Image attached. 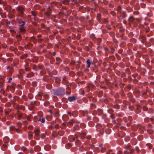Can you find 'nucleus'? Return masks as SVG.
Instances as JSON below:
<instances>
[{"label":"nucleus","mask_w":154,"mask_h":154,"mask_svg":"<svg viewBox=\"0 0 154 154\" xmlns=\"http://www.w3.org/2000/svg\"><path fill=\"white\" fill-rule=\"evenodd\" d=\"M52 91L53 94L57 96H63L65 94V89L62 87L57 90L53 89Z\"/></svg>","instance_id":"obj_1"},{"label":"nucleus","mask_w":154,"mask_h":154,"mask_svg":"<svg viewBox=\"0 0 154 154\" xmlns=\"http://www.w3.org/2000/svg\"><path fill=\"white\" fill-rule=\"evenodd\" d=\"M16 116L19 120L26 119L29 121H31L32 116L29 115L28 116H27L25 114H22L20 112H18Z\"/></svg>","instance_id":"obj_2"},{"label":"nucleus","mask_w":154,"mask_h":154,"mask_svg":"<svg viewBox=\"0 0 154 154\" xmlns=\"http://www.w3.org/2000/svg\"><path fill=\"white\" fill-rule=\"evenodd\" d=\"M16 10L19 13V16L21 18L23 17V14L25 11V8L21 5H19L15 7Z\"/></svg>","instance_id":"obj_3"},{"label":"nucleus","mask_w":154,"mask_h":154,"mask_svg":"<svg viewBox=\"0 0 154 154\" xmlns=\"http://www.w3.org/2000/svg\"><path fill=\"white\" fill-rule=\"evenodd\" d=\"M3 140L4 144H3L1 148L2 150H5L7 149L8 146L9 145V138L8 137H5L4 138Z\"/></svg>","instance_id":"obj_4"},{"label":"nucleus","mask_w":154,"mask_h":154,"mask_svg":"<svg viewBox=\"0 0 154 154\" xmlns=\"http://www.w3.org/2000/svg\"><path fill=\"white\" fill-rule=\"evenodd\" d=\"M33 121L35 122H38L42 123H44L45 122V119L39 116H35L33 119Z\"/></svg>","instance_id":"obj_5"},{"label":"nucleus","mask_w":154,"mask_h":154,"mask_svg":"<svg viewBox=\"0 0 154 154\" xmlns=\"http://www.w3.org/2000/svg\"><path fill=\"white\" fill-rule=\"evenodd\" d=\"M134 127L136 129H138L139 130V131L141 133H143L144 130H146V129L144 126H142L140 124H138L137 125H135L134 126H132V127Z\"/></svg>","instance_id":"obj_6"},{"label":"nucleus","mask_w":154,"mask_h":154,"mask_svg":"<svg viewBox=\"0 0 154 154\" xmlns=\"http://www.w3.org/2000/svg\"><path fill=\"white\" fill-rule=\"evenodd\" d=\"M34 133H35L34 135V138L36 140H38L39 139L38 137L39 134L40 133V130L38 129H36L34 130Z\"/></svg>","instance_id":"obj_7"},{"label":"nucleus","mask_w":154,"mask_h":154,"mask_svg":"<svg viewBox=\"0 0 154 154\" xmlns=\"http://www.w3.org/2000/svg\"><path fill=\"white\" fill-rule=\"evenodd\" d=\"M68 114L70 116H72L73 117H76L78 115V112L77 111L75 110L72 112L69 111L67 112Z\"/></svg>","instance_id":"obj_8"},{"label":"nucleus","mask_w":154,"mask_h":154,"mask_svg":"<svg viewBox=\"0 0 154 154\" xmlns=\"http://www.w3.org/2000/svg\"><path fill=\"white\" fill-rule=\"evenodd\" d=\"M9 128L10 131H15L17 133H19L20 131L19 128H16L14 125H12L10 126Z\"/></svg>","instance_id":"obj_9"},{"label":"nucleus","mask_w":154,"mask_h":154,"mask_svg":"<svg viewBox=\"0 0 154 154\" xmlns=\"http://www.w3.org/2000/svg\"><path fill=\"white\" fill-rule=\"evenodd\" d=\"M94 86L92 84H90L87 86L85 88L87 90V92H88L90 90L93 89L94 88Z\"/></svg>","instance_id":"obj_10"},{"label":"nucleus","mask_w":154,"mask_h":154,"mask_svg":"<svg viewBox=\"0 0 154 154\" xmlns=\"http://www.w3.org/2000/svg\"><path fill=\"white\" fill-rule=\"evenodd\" d=\"M96 113L97 114L98 116H102L103 114V110L102 109H98L97 111H95Z\"/></svg>","instance_id":"obj_11"},{"label":"nucleus","mask_w":154,"mask_h":154,"mask_svg":"<svg viewBox=\"0 0 154 154\" xmlns=\"http://www.w3.org/2000/svg\"><path fill=\"white\" fill-rule=\"evenodd\" d=\"M77 135L79 136L81 138L83 139L85 138L86 134L83 132H78Z\"/></svg>","instance_id":"obj_12"},{"label":"nucleus","mask_w":154,"mask_h":154,"mask_svg":"<svg viewBox=\"0 0 154 154\" xmlns=\"http://www.w3.org/2000/svg\"><path fill=\"white\" fill-rule=\"evenodd\" d=\"M119 15H120L123 19L125 18L127 16V14L125 11H122Z\"/></svg>","instance_id":"obj_13"},{"label":"nucleus","mask_w":154,"mask_h":154,"mask_svg":"<svg viewBox=\"0 0 154 154\" xmlns=\"http://www.w3.org/2000/svg\"><path fill=\"white\" fill-rule=\"evenodd\" d=\"M101 17V15L100 13H98L97 14V19L98 22L100 23H102L100 20Z\"/></svg>","instance_id":"obj_14"},{"label":"nucleus","mask_w":154,"mask_h":154,"mask_svg":"<svg viewBox=\"0 0 154 154\" xmlns=\"http://www.w3.org/2000/svg\"><path fill=\"white\" fill-rule=\"evenodd\" d=\"M77 99V98L76 97L73 96L69 97L68 98V100L70 102H72L76 100Z\"/></svg>","instance_id":"obj_15"},{"label":"nucleus","mask_w":154,"mask_h":154,"mask_svg":"<svg viewBox=\"0 0 154 154\" xmlns=\"http://www.w3.org/2000/svg\"><path fill=\"white\" fill-rule=\"evenodd\" d=\"M142 108V106L140 105H138L137 108V109L136 110H135L136 113L137 114H139L141 112V110L140 108Z\"/></svg>","instance_id":"obj_16"},{"label":"nucleus","mask_w":154,"mask_h":154,"mask_svg":"<svg viewBox=\"0 0 154 154\" xmlns=\"http://www.w3.org/2000/svg\"><path fill=\"white\" fill-rule=\"evenodd\" d=\"M19 23L20 24V26L19 27H24V26L26 23L25 21L20 20L19 21Z\"/></svg>","instance_id":"obj_17"},{"label":"nucleus","mask_w":154,"mask_h":154,"mask_svg":"<svg viewBox=\"0 0 154 154\" xmlns=\"http://www.w3.org/2000/svg\"><path fill=\"white\" fill-rule=\"evenodd\" d=\"M104 50L105 51V52L106 56H108V53L111 54V52L110 49L109 50L108 48L106 47L104 48Z\"/></svg>","instance_id":"obj_18"},{"label":"nucleus","mask_w":154,"mask_h":154,"mask_svg":"<svg viewBox=\"0 0 154 154\" xmlns=\"http://www.w3.org/2000/svg\"><path fill=\"white\" fill-rule=\"evenodd\" d=\"M75 121L74 119H71L69 121L67 125L69 126V127H71L73 125V123L75 122Z\"/></svg>","instance_id":"obj_19"},{"label":"nucleus","mask_w":154,"mask_h":154,"mask_svg":"<svg viewBox=\"0 0 154 154\" xmlns=\"http://www.w3.org/2000/svg\"><path fill=\"white\" fill-rule=\"evenodd\" d=\"M20 30V32L22 34H23L25 33L26 32V30L24 27H19Z\"/></svg>","instance_id":"obj_20"},{"label":"nucleus","mask_w":154,"mask_h":154,"mask_svg":"<svg viewBox=\"0 0 154 154\" xmlns=\"http://www.w3.org/2000/svg\"><path fill=\"white\" fill-rule=\"evenodd\" d=\"M99 146L100 148L101 151L102 152H104L106 150V148L103 147V144H101L99 145Z\"/></svg>","instance_id":"obj_21"},{"label":"nucleus","mask_w":154,"mask_h":154,"mask_svg":"<svg viewBox=\"0 0 154 154\" xmlns=\"http://www.w3.org/2000/svg\"><path fill=\"white\" fill-rule=\"evenodd\" d=\"M41 148L39 146H35L34 148V150L35 151L38 152L40 151Z\"/></svg>","instance_id":"obj_22"},{"label":"nucleus","mask_w":154,"mask_h":154,"mask_svg":"<svg viewBox=\"0 0 154 154\" xmlns=\"http://www.w3.org/2000/svg\"><path fill=\"white\" fill-rule=\"evenodd\" d=\"M56 59L57 61V64H59L62 61L61 59L59 57H57L56 58Z\"/></svg>","instance_id":"obj_23"},{"label":"nucleus","mask_w":154,"mask_h":154,"mask_svg":"<svg viewBox=\"0 0 154 154\" xmlns=\"http://www.w3.org/2000/svg\"><path fill=\"white\" fill-rule=\"evenodd\" d=\"M62 2L63 4L64 5H69V3L70 2V0H63L62 1Z\"/></svg>","instance_id":"obj_24"},{"label":"nucleus","mask_w":154,"mask_h":154,"mask_svg":"<svg viewBox=\"0 0 154 154\" xmlns=\"http://www.w3.org/2000/svg\"><path fill=\"white\" fill-rule=\"evenodd\" d=\"M134 20V18L132 17V16H130L129 17L128 21L129 23H132Z\"/></svg>","instance_id":"obj_25"},{"label":"nucleus","mask_w":154,"mask_h":154,"mask_svg":"<svg viewBox=\"0 0 154 154\" xmlns=\"http://www.w3.org/2000/svg\"><path fill=\"white\" fill-rule=\"evenodd\" d=\"M68 138L70 141L72 142L75 140V138L73 135H70L69 137Z\"/></svg>","instance_id":"obj_26"},{"label":"nucleus","mask_w":154,"mask_h":154,"mask_svg":"<svg viewBox=\"0 0 154 154\" xmlns=\"http://www.w3.org/2000/svg\"><path fill=\"white\" fill-rule=\"evenodd\" d=\"M139 38L141 41H146V38L145 36L142 35H140L139 37Z\"/></svg>","instance_id":"obj_27"},{"label":"nucleus","mask_w":154,"mask_h":154,"mask_svg":"<svg viewBox=\"0 0 154 154\" xmlns=\"http://www.w3.org/2000/svg\"><path fill=\"white\" fill-rule=\"evenodd\" d=\"M4 77L0 75V84L4 83L5 80L4 79Z\"/></svg>","instance_id":"obj_28"},{"label":"nucleus","mask_w":154,"mask_h":154,"mask_svg":"<svg viewBox=\"0 0 154 154\" xmlns=\"http://www.w3.org/2000/svg\"><path fill=\"white\" fill-rule=\"evenodd\" d=\"M51 146L49 145H46L44 146L45 149L47 151H49L51 149Z\"/></svg>","instance_id":"obj_29"},{"label":"nucleus","mask_w":154,"mask_h":154,"mask_svg":"<svg viewBox=\"0 0 154 154\" xmlns=\"http://www.w3.org/2000/svg\"><path fill=\"white\" fill-rule=\"evenodd\" d=\"M16 108L17 109H20L22 110H23L25 109V107L23 106H20L17 105H16Z\"/></svg>","instance_id":"obj_30"},{"label":"nucleus","mask_w":154,"mask_h":154,"mask_svg":"<svg viewBox=\"0 0 154 154\" xmlns=\"http://www.w3.org/2000/svg\"><path fill=\"white\" fill-rule=\"evenodd\" d=\"M86 63L87 64V67L88 68L90 67L91 65L90 60V59H88L86 61Z\"/></svg>","instance_id":"obj_31"},{"label":"nucleus","mask_w":154,"mask_h":154,"mask_svg":"<svg viewBox=\"0 0 154 154\" xmlns=\"http://www.w3.org/2000/svg\"><path fill=\"white\" fill-rule=\"evenodd\" d=\"M59 110L57 109H55L53 112V114L55 113V116H59Z\"/></svg>","instance_id":"obj_32"},{"label":"nucleus","mask_w":154,"mask_h":154,"mask_svg":"<svg viewBox=\"0 0 154 154\" xmlns=\"http://www.w3.org/2000/svg\"><path fill=\"white\" fill-rule=\"evenodd\" d=\"M122 8L120 6H119L118 8L117 9V14H119L122 11Z\"/></svg>","instance_id":"obj_33"},{"label":"nucleus","mask_w":154,"mask_h":154,"mask_svg":"<svg viewBox=\"0 0 154 154\" xmlns=\"http://www.w3.org/2000/svg\"><path fill=\"white\" fill-rule=\"evenodd\" d=\"M10 88L11 90V91L12 92H13L15 90V86L13 85H11V86H10Z\"/></svg>","instance_id":"obj_34"},{"label":"nucleus","mask_w":154,"mask_h":154,"mask_svg":"<svg viewBox=\"0 0 154 154\" xmlns=\"http://www.w3.org/2000/svg\"><path fill=\"white\" fill-rule=\"evenodd\" d=\"M147 147L149 149H151L152 147V145L150 143H148L146 144Z\"/></svg>","instance_id":"obj_35"},{"label":"nucleus","mask_w":154,"mask_h":154,"mask_svg":"<svg viewBox=\"0 0 154 154\" xmlns=\"http://www.w3.org/2000/svg\"><path fill=\"white\" fill-rule=\"evenodd\" d=\"M110 50L111 52V54H113L115 51V48L113 47H111Z\"/></svg>","instance_id":"obj_36"},{"label":"nucleus","mask_w":154,"mask_h":154,"mask_svg":"<svg viewBox=\"0 0 154 154\" xmlns=\"http://www.w3.org/2000/svg\"><path fill=\"white\" fill-rule=\"evenodd\" d=\"M36 144V142L34 140H32L30 142V145L32 146H34V145H35Z\"/></svg>","instance_id":"obj_37"},{"label":"nucleus","mask_w":154,"mask_h":154,"mask_svg":"<svg viewBox=\"0 0 154 154\" xmlns=\"http://www.w3.org/2000/svg\"><path fill=\"white\" fill-rule=\"evenodd\" d=\"M72 144L71 143H68L66 145V148L68 149L69 147H71L72 145Z\"/></svg>","instance_id":"obj_38"},{"label":"nucleus","mask_w":154,"mask_h":154,"mask_svg":"<svg viewBox=\"0 0 154 154\" xmlns=\"http://www.w3.org/2000/svg\"><path fill=\"white\" fill-rule=\"evenodd\" d=\"M16 37L18 41H20L21 39V36L20 35H17Z\"/></svg>","instance_id":"obj_39"},{"label":"nucleus","mask_w":154,"mask_h":154,"mask_svg":"<svg viewBox=\"0 0 154 154\" xmlns=\"http://www.w3.org/2000/svg\"><path fill=\"white\" fill-rule=\"evenodd\" d=\"M50 60L51 64H53L55 61V59L54 57H51L50 58Z\"/></svg>","instance_id":"obj_40"},{"label":"nucleus","mask_w":154,"mask_h":154,"mask_svg":"<svg viewBox=\"0 0 154 154\" xmlns=\"http://www.w3.org/2000/svg\"><path fill=\"white\" fill-rule=\"evenodd\" d=\"M81 143L80 141L79 140H77L75 142V145L76 146H79L81 144Z\"/></svg>","instance_id":"obj_41"},{"label":"nucleus","mask_w":154,"mask_h":154,"mask_svg":"<svg viewBox=\"0 0 154 154\" xmlns=\"http://www.w3.org/2000/svg\"><path fill=\"white\" fill-rule=\"evenodd\" d=\"M32 14V15L34 17H35L36 16L37 14V12L35 11H33L31 12Z\"/></svg>","instance_id":"obj_42"},{"label":"nucleus","mask_w":154,"mask_h":154,"mask_svg":"<svg viewBox=\"0 0 154 154\" xmlns=\"http://www.w3.org/2000/svg\"><path fill=\"white\" fill-rule=\"evenodd\" d=\"M33 72L29 73L27 74L26 76L28 77H31L33 76Z\"/></svg>","instance_id":"obj_43"},{"label":"nucleus","mask_w":154,"mask_h":154,"mask_svg":"<svg viewBox=\"0 0 154 154\" xmlns=\"http://www.w3.org/2000/svg\"><path fill=\"white\" fill-rule=\"evenodd\" d=\"M131 146L130 145H127L125 146V148L126 149L129 150L131 148Z\"/></svg>","instance_id":"obj_44"},{"label":"nucleus","mask_w":154,"mask_h":154,"mask_svg":"<svg viewBox=\"0 0 154 154\" xmlns=\"http://www.w3.org/2000/svg\"><path fill=\"white\" fill-rule=\"evenodd\" d=\"M126 10L129 12H131L133 10L130 7H127Z\"/></svg>","instance_id":"obj_45"},{"label":"nucleus","mask_w":154,"mask_h":154,"mask_svg":"<svg viewBox=\"0 0 154 154\" xmlns=\"http://www.w3.org/2000/svg\"><path fill=\"white\" fill-rule=\"evenodd\" d=\"M101 38H98L97 40V44L99 45H100L101 42Z\"/></svg>","instance_id":"obj_46"},{"label":"nucleus","mask_w":154,"mask_h":154,"mask_svg":"<svg viewBox=\"0 0 154 154\" xmlns=\"http://www.w3.org/2000/svg\"><path fill=\"white\" fill-rule=\"evenodd\" d=\"M8 119L10 120H12L13 118V117L11 115H9L7 116Z\"/></svg>","instance_id":"obj_47"},{"label":"nucleus","mask_w":154,"mask_h":154,"mask_svg":"<svg viewBox=\"0 0 154 154\" xmlns=\"http://www.w3.org/2000/svg\"><path fill=\"white\" fill-rule=\"evenodd\" d=\"M147 132L149 134H151L153 132V130L151 129H148L147 130Z\"/></svg>","instance_id":"obj_48"},{"label":"nucleus","mask_w":154,"mask_h":154,"mask_svg":"<svg viewBox=\"0 0 154 154\" xmlns=\"http://www.w3.org/2000/svg\"><path fill=\"white\" fill-rule=\"evenodd\" d=\"M27 57V55L26 54H25L20 56L21 58L23 59L26 57Z\"/></svg>","instance_id":"obj_49"},{"label":"nucleus","mask_w":154,"mask_h":154,"mask_svg":"<svg viewBox=\"0 0 154 154\" xmlns=\"http://www.w3.org/2000/svg\"><path fill=\"white\" fill-rule=\"evenodd\" d=\"M60 79L58 78H56L55 81L57 83L59 84L60 82Z\"/></svg>","instance_id":"obj_50"},{"label":"nucleus","mask_w":154,"mask_h":154,"mask_svg":"<svg viewBox=\"0 0 154 154\" xmlns=\"http://www.w3.org/2000/svg\"><path fill=\"white\" fill-rule=\"evenodd\" d=\"M150 119L149 117H146L144 119V122H148L149 121Z\"/></svg>","instance_id":"obj_51"},{"label":"nucleus","mask_w":154,"mask_h":154,"mask_svg":"<svg viewBox=\"0 0 154 154\" xmlns=\"http://www.w3.org/2000/svg\"><path fill=\"white\" fill-rule=\"evenodd\" d=\"M66 138L65 137H63L62 139V142L63 143H65L66 141Z\"/></svg>","instance_id":"obj_52"},{"label":"nucleus","mask_w":154,"mask_h":154,"mask_svg":"<svg viewBox=\"0 0 154 154\" xmlns=\"http://www.w3.org/2000/svg\"><path fill=\"white\" fill-rule=\"evenodd\" d=\"M107 112L109 113L112 114V113L114 111L112 109H109L107 110Z\"/></svg>","instance_id":"obj_53"},{"label":"nucleus","mask_w":154,"mask_h":154,"mask_svg":"<svg viewBox=\"0 0 154 154\" xmlns=\"http://www.w3.org/2000/svg\"><path fill=\"white\" fill-rule=\"evenodd\" d=\"M91 109H94L96 107V105L94 103L91 104Z\"/></svg>","instance_id":"obj_54"},{"label":"nucleus","mask_w":154,"mask_h":154,"mask_svg":"<svg viewBox=\"0 0 154 154\" xmlns=\"http://www.w3.org/2000/svg\"><path fill=\"white\" fill-rule=\"evenodd\" d=\"M67 82V81L66 79V78L65 77H63V81L62 82H63L64 83L66 84V83Z\"/></svg>","instance_id":"obj_55"},{"label":"nucleus","mask_w":154,"mask_h":154,"mask_svg":"<svg viewBox=\"0 0 154 154\" xmlns=\"http://www.w3.org/2000/svg\"><path fill=\"white\" fill-rule=\"evenodd\" d=\"M49 104V102L47 101H45L44 103V105L45 106H47Z\"/></svg>","instance_id":"obj_56"},{"label":"nucleus","mask_w":154,"mask_h":154,"mask_svg":"<svg viewBox=\"0 0 154 154\" xmlns=\"http://www.w3.org/2000/svg\"><path fill=\"white\" fill-rule=\"evenodd\" d=\"M153 128L152 126L151 125V124H149L148 125L147 128L148 129H151V128Z\"/></svg>","instance_id":"obj_57"},{"label":"nucleus","mask_w":154,"mask_h":154,"mask_svg":"<svg viewBox=\"0 0 154 154\" xmlns=\"http://www.w3.org/2000/svg\"><path fill=\"white\" fill-rule=\"evenodd\" d=\"M129 153H131V154H132L134 153V150L133 149H131L129 150Z\"/></svg>","instance_id":"obj_58"},{"label":"nucleus","mask_w":154,"mask_h":154,"mask_svg":"<svg viewBox=\"0 0 154 154\" xmlns=\"http://www.w3.org/2000/svg\"><path fill=\"white\" fill-rule=\"evenodd\" d=\"M109 57L112 60L114 61L115 59V58L114 55L109 56Z\"/></svg>","instance_id":"obj_59"},{"label":"nucleus","mask_w":154,"mask_h":154,"mask_svg":"<svg viewBox=\"0 0 154 154\" xmlns=\"http://www.w3.org/2000/svg\"><path fill=\"white\" fill-rule=\"evenodd\" d=\"M148 108L146 106L143 107V109L144 111H147L148 110Z\"/></svg>","instance_id":"obj_60"},{"label":"nucleus","mask_w":154,"mask_h":154,"mask_svg":"<svg viewBox=\"0 0 154 154\" xmlns=\"http://www.w3.org/2000/svg\"><path fill=\"white\" fill-rule=\"evenodd\" d=\"M31 133L32 134V132H29L28 133V134L29 135V137H32L33 136V135L32 134H31Z\"/></svg>","instance_id":"obj_61"},{"label":"nucleus","mask_w":154,"mask_h":154,"mask_svg":"<svg viewBox=\"0 0 154 154\" xmlns=\"http://www.w3.org/2000/svg\"><path fill=\"white\" fill-rule=\"evenodd\" d=\"M45 73V72L44 71H41L40 72V74L42 75H44Z\"/></svg>","instance_id":"obj_62"},{"label":"nucleus","mask_w":154,"mask_h":154,"mask_svg":"<svg viewBox=\"0 0 154 154\" xmlns=\"http://www.w3.org/2000/svg\"><path fill=\"white\" fill-rule=\"evenodd\" d=\"M136 150L137 152H139L140 151V150L138 146H136L135 147Z\"/></svg>","instance_id":"obj_63"},{"label":"nucleus","mask_w":154,"mask_h":154,"mask_svg":"<svg viewBox=\"0 0 154 154\" xmlns=\"http://www.w3.org/2000/svg\"><path fill=\"white\" fill-rule=\"evenodd\" d=\"M5 84L4 83L0 84V88H1V90H3L2 89V88L4 86Z\"/></svg>","instance_id":"obj_64"}]
</instances>
